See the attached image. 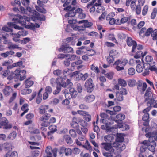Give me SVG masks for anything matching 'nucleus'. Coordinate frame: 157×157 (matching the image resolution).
Segmentation results:
<instances>
[{
    "instance_id": "obj_1",
    "label": "nucleus",
    "mask_w": 157,
    "mask_h": 157,
    "mask_svg": "<svg viewBox=\"0 0 157 157\" xmlns=\"http://www.w3.org/2000/svg\"><path fill=\"white\" fill-rule=\"evenodd\" d=\"M63 6L64 8L63 10L68 12L65 15V17H74L76 14H78V18L81 19H83L85 17L86 14L83 13V10L81 8H78L75 10V7H72L71 5H69V3H65L63 4Z\"/></svg>"
},
{
    "instance_id": "obj_2",
    "label": "nucleus",
    "mask_w": 157,
    "mask_h": 157,
    "mask_svg": "<svg viewBox=\"0 0 157 157\" xmlns=\"http://www.w3.org/2000/svg\"><path fill=\"white\" fill-rule=\"evenodd\" d=\"M26 71L25 70H20L16 69L13 72H11L10 74L8 76V79L11 80L13 79L22 81L25 79L26 76Z\"/></svg>"
},
{
    "instance_id": "obj_3",
    "label": "nucleus",
    "mask_w": 157,
    "mask_h": 157,
    "mask_svg": "<svg viewBox=\"0 0 157 157\" xmlns=\"http://www.w3.org/2000/svg\"><path fill=\"white\" fill-rule=\"evenodd\" d=\"M30 20L29 17L24 15L21 16L20 14H17L15 17L12 19V21H14L15 23H19L23 26L26 25V21H29Z\"/></svg>"
},
{
    "instance_id": "obj_4",
    "label": "nucleus",
    "mask_w": 157,
    "mask_h": 157,
    "mask_svg": "<svg viewBox=\"0 0 157 157\" xmlns=\"http://www.w3.org/2000/svg\"><path fill=\"white\" fill-rule=\"evenodd\" d=\"M143 49V46L141 44H138L137 47H136L134 51L132 50V48L131 52L132 53L136 52V55H135L134 57L136 59H138L140 58L141 57L143 58L146 54L147 53V51H144L143 52L141 51Z\"/></svg>"
},
{
    "instance_id": "obj_5",
    "label": "nucleus",
    "mask_w": 157,
    "mask_h": 157,
    "mask_svg": "<svg viewBox=\"0 0 157 157\" xmlns=\"http://www.w3.org/2000/svg\"><path fill=\"white\" fill-rule=\"evenodd\" d=\"M128 63V61L126 59H117L114 62V65L115 66V69L117 71L123 70L124 67Z\"/></svg>"
},
{
    "instance_id": "obj_6",
    "label": "nucleus",
    "mask_w": 157,
    "mask_h": 157,
    "mask_svg": "<svg viewBox=\"0 0 157 157\" xmlns=\"http://www.w3.org/2000/svg\"><path fill=\"white\" fill-rule=\"evenodd\" d=\"M0 125L2 126L4 130H10L12 128V124L9 123L7 119L5 117H3L0 119Z\"/></svg>"
},
{
    "instance_id": "obj_7",
    "label": "nucleus",
    "mask_w": 157,
    "mask_h": 157,
    "mask_svg": "<svg viewBox=\"0 0 157 157\" xmlns=\"http://www.w3.org/2000/svg\"><path fill=\"white\" fill-rule=\"evenodd\" d=\"M136 87L138 91L143 94L145 90H147V85L146 82H143L141 80H139L136 83Z\"/></svg>"
},
{
    "instance_id": "obj_8",
    "label": "nucleus",
    "mask_w": 157,
    "mask_h": 157,
    "mask_svg": "<svg viewBox=\"0 0 157 157\" xmlns=\"http://www.w3.org/2000/svg\"><path fill=\"white\" fill-rule=\"evenodd\" d=\"M78 23L83 24V26L77 27V29L78 30L83 31L85 28H90L92 25V23L87 20H82L78 21Z\"/></svg>"
},
{
    "instance_id": "obj_9",
    "label": "nucleus",
    "mask_w": 157,
    "mask_h": 157,
    "mask_svg": "<svg viewBox=\"0 0 157 157\" xmlns=\"http://www.w3.org/2000/svg\"><path fill=\"white\" fill-rule=\"evenodd\" d=\"M84 86L87 90V92L89 93L91 92L94 89V85L93 83L92 79L91 78L87 79L85 82Z\"/></svg>"
},
{
    "instance_id": "obj_10",
    "label": "nucleus",
    "mask_w": 157,
    "mask_h": 157,
    "mask_svg": "<svg viewBox=\"0 0 157 157\" xmlns=\"http://www.w3.org/2000/svg\"><path fill=\"white\" fill-rule=\"evenodd\" d=\"M143 6L136 5L135 3V1H132L130 4V7L131 10L133 11L136 12V14L139 15L141 12V6Z\"/></svg>"
},
{
    "instance_id": "obj_11",
    "label": "nucleus",
    "mask_w": 157,
    "mask_h": 157,
    "mask_svg": "<svg viewBox=\"0 0 157 157\" xmlns=\"http://www.w3.org/2000/svg\"><path fill=\"white\" fill-rule=\"evenodd\" d=\"M116 118L117 120H116V122L119 124L117 125V126L116 127L117 128H123V125L122 124V121L125 119V115L122 113H119L117 115Z\"/></svg>"
},
{
    "instance_id": "obj_12",
    "label": "nucleus",
    "mask_w": 157,
    "mask_h": 157,
    "mask_svg": "<svg viewBox=\"0 0 157 157\" xmlns=\"http://www.w3.org/2000/svg\"><path fill=\"white\" fill-rule=\"evenodd\" d=\"M73 70H72L71 69H65L63 70V71L62 72L63 74L64 75L63 76V79H66V76H69L71 78H72L74 76L76 73H77V72H78V71H76L72 72Z\"/></svg>"
},
{
    "instance_id": "obj_13",
    "label": "nucleus",
    "mask_w": 157,
    "mask_h": 157,
    "mask_svg": "<svg viewBox=\"0 0 157 157\" xmlns=\"http://www.w3.org/2000/svg\"><path fill=\"white\" fill-rule=\"evenodd\" d=\"M60 51H62L65 53H73L74 52L73 49L71 47L68 46L67 45H62L60 47V48L59 49Z\"/></svg>"
},
{
    "instance_id": "obj_14",
    "label": "nucleus",
    "mask_w": 157,
    "mask_h": 157,
    "mask_svg": "<svg viewBox=\"0 0 157 157\" xmlns=\"http://www.w3.org/2000/svg\"><path fill=\"white\" fill-rule=\"evenodd\" d=\"M144 69H147L150 70L151 71H154L157 75V68L155 65V62H154V64H148L147 63L143 64Z\"/></svg>"
},
{
    "instance_id": "obj_15",
    "label": "nucleus",
    "mask_w": 157,
    "mask_h": 157,
    "mask_svg": "<svg viewBox=\"0 0 157 157\" xmlns=\"http://www.w3.org/2000/svg\"><path fill=\"white\" fill-rule=\"evenodd\" d=\"M13 148V146L11 144L6 142L3 144H0V150L1 151L4 150L5 151H10Z\"/></svg>"
},
{
    "instance_id": "obj_16",
    "label": "nucleus",
    "mask_w": 157,
    "mask_h": 157,
    "mask_svg": "<svg viewBox=\"0 0 157 157\" xmlns=\"http://www.w3.org/2000/svg\"><path fill=\"white\" fill-rule=\"evenodd\" d=\"M60 153L63 154L66 156H69L72 153V150L69 148H66L64 147H62L60 148Z\"/></svg>"
},
{
    "instance_id": "obj_17",
    "label": "nucleus",
    "mask_w": 157,
    "mask_h": 157,
    "mask_svg": "<svg viewBox=\"0 0 157 157\" xmlns=\"http://www.w3.org/2000/svg\"><path fill=\"white\" fill-rule=\"evenodd\" d=\"M126 42H127V44L128 46H132L133 51L134 50L135 48L137 47L138 45L137 44L136 42L133 40L130 37L127 38Z\"/></svg>"
},
{
    "instance_id": "obj_18",
    "label": "nucleus",
    "mask_w": 157,
    "mask_h": 157,
    "mask_svg": "<svg viewBox=\"0 0 157 157\" xmlns=\"http://www.w3.org/2000/svg\"><path fill=\"white\" fill-rule=\"evenodd\" d=\"M112 146L117 148V150L119 151H122L125 149V145L122 143H113Z\"/></svg>"
},
{
    "instance_id": "obj_19",
    "label": "nucleus",
    "mask_w": 157,
    "mask_h": 157,
    "mask_svg": "<svg viewBox=\"0 0 157 157\" xmlns=\"http://www.w3.org/2000/svg\"><path fill=\"white\" fill-rule=\"evenodd\" d=\"M97 0H92L91 2L88 3L86 6V8L88 9H89L90 12L91 13H93L95 11L96 9L95 7L96 6L93 5L96 2Z\"/></svg>"
},
{
    "instance_id": "obj_20",
    "label": "nucleus",
    "mask_w": 157,
    "mask_h": 157,
    "mask_svg": "<svg viewBox=\"0 0 157 157\" xmlns=\"http://www.w3.org/2000/svg\"><path fill=\"white\" fill-rule=\"evenodd\" d=\"M101 145L104 146V148L106 151L110 152H114V149L111 146V143H103Z\"/></svg>"
},
{
    "instance_id": "obj_21",
    "label": "nucleus",
    "mask_w": 157,
    "mask_h": 157,
    "mask_svg": "<svg viewBox=\"0 0 157 157\" xmlns=\"http://www.w3.org/2000/svg\"><path fill=\"white\" fill-rule=\"evenodd\" d=\"M13 92V89L10 86H6L2 90V92L4 96L7 97L10 95Z\"/></svg>"
},
{
    "instance_id": "obj_22",
    "label": "nucleus",
    "mask_w": 157,
    "mask_h": 157,
    "mask_svg": "<svg viewBox=\"0 0 157 157\" xmlns=\"http://www.w3.org/2000/svg\"><path fill=\"white\" fill-rule=\"evenodd\" d=\"M95 97L93 94L87 95L84 98V100L87 103H90L92 102L95 100Z\"/></svg>"
},
{
    "instance_id": "obj_23",
    "label": "nucleus",
    "mask_w": 157,
    "mask_h": 157,
    "mask_svg": "<svg viewBox=\"0 0 157 157\" xmlns=\"http://www.w3.org/2000/svg\"><path fill=\"white\" fill-rule=\"evenodd\" d=\"M72 86V83L71 82V80L67 79L66 80V82H64L58 86L70 88Z\"/></svg>"
},
{
    "instance_id": "obj_24",
    "label": "nucleus",
    "mask_w": 157,
    "mask_h": 157,
    "mask_svg": "<svg viewBox=\"0 0 157 157\" xmlns=\"http://www.w3.org/2000/svg\"><path fill=\"white\" fill-rule=\"evenodd\" d=\"M143 120L144 121L143 123V125L147 126L149 124V114H145L142 117Z\"/></svg>"
},
{
    "instance_id": "obj_25",
    "label": "nucleus",
    "mask_w": 157,
    "mask_h": 157,
    "mask_svg": "<svg viewBox=\"0 0 157 157\" xmlns=\"http://www.w3.org/2000/svg\"><path fill=\"white\" fill-rule=\"evenodd\" d=\"M34 17L38 20L44 21L45 20V17L44 15H40L36 11H35Z\"/></svg>"
},
{
    "instance_id": "obj_26",
    "label": "nucleus",
    "mask_w": 157,
    "mask_h": 157,
    "mask_svg": "<svg viewBox=\"0 0 157 157\" xmlns=\"http://www.w3.org/2000/svg\"><path fill=\"white\" fill-rule=\"evenodd\" d=\"M145 93H144V97H145V100L144 101H147L149 100V98L151 96V88L150 87H148L147 90H145Z\"/></svg>"
},
{
    "instance_id": "obj_27",
    "label": "nucleus",
    "mask_w": 157,
    "mask_h": 157,
    "mask_svg": "<svg viewBox=\"0 0 157 157\" xmlns=\"http://www.w3.org/2000/svg\"><path fill=\"white\" fill-rule=\"evenodd\" d=\"M77 121V118L75 117H74L72 119V121L70 124L71 126L74 129L78 128L79 127L78 123L76 121Z\"/></svg>"
},
{
    "instance_id": "obj_28",
    "label": "nucleus",
    "mask_w": 157,
    "mask_h": 157,
    "mask_svg": "<svg viewBox=\"0 0 157 157\" xmlns=\"http://www.w3.org/2000/svg\"><path fill=\"white\" fill-rule=\"evenodd\" d=\"M19 6V11L21 12L22 13L24 14H26L27 12L29 11V12H31L32 11L31 8L29 7V6H26V8H24L20 6Z\"/></svg>"
},
{
    "instance_id": "obj_29",
    "label": "nucleus",
    "mask_w": 157,
    "mask_h": 157,
    "mask_svg": "<svg viewBox=\"0 0 157 157\" xmlns=\"http://www.w3.org/2000/svg\"><path fill=\"white\" fill-rule=\"evenodd\" d=\"M34 83L33 81L30 79V78L27 79L25 81V87L26 88H29Z\"/></svg>"
},
{
    "instance_id": "obj_30",
    "label": "nucleus",
    "mask_w": 157,
    "mask_h": 157,
    "mask_svg": "<svg viewBox=\"0 0 157 157\" xmlns=\"http://www.w3.org/2000/svg\"><path fill=\"white\" fill-rule=\"evenodd\" d=\"M129 20V17H122L120 20L117 19V25H120L121 24H124L126 23Z\"/></svg>"
},
{
    "instance_id": "obj_31",
    "label": "nucleus",
    "mask_w": 157,
    "mask_h": 157,
    "mask_svg": "<svg viewBox=\"0 0 157 157\" xmlns=\"http://www.w3.org/2000/svg\"><path fill=\"white\" fill-rule=\"evenodd\" d=\"M17 133L16 132L13 131L9 134L7 137V139L10 140H13L16 138Z\"/></svg>"
},
{
    "instance_id": "obj_32",
    "label": "nucleus",
    "mask_w": 157,
    "mask_h": 157,
    "mask_svg": "<svg viewBox=\"0 0 157 157\" xmlns=\"http://www.w3.org/2000/svg\"><path fill=\"white\" fill-rule=\"evenodd\" d=\"M9 36V35L6 33H3L2 35V37H0V39L4 40L3 44H8L9 41L7 40V38Z\"/></svg>"
},
{
    "instance_id": "obj_33",
    "label": "nucleus",
    "mask_w": 157,
    "mask_h": 157,
    "mask_svg": "<svg viewBox=\"0 0 157 157\" xmlns=\"http://www.w3.org/2000/svg\"><path fill=\"white\" fill-rule=\"evenodd\" d=\"M8 26H9L10 27H13L14 28H15L17 30H23V28L22 27H21L15 24L14 23L11 22H8Z\"/></svg>"
},
{
    "instance_id": "obj_34",
    "label": "nucleus",
    "mask_w": 157,
    "mask_h": 157,
    "mask_svg": "<svg viewBox=\"0 0 157 157\" xmlns=\"http://www.w3.org/2000/svg\"><path fill=\"white\" fill-rule=\"evenodd\" d=\"M76 132L78 135V140H80L81 141H83L85 140V136L83 134L80 129H78L76 130Z\"/></svg>"
},
{
    "instance_id": "obj_35",
    "label": "nucleus",
    "mask_w": 157,
    "mask_h": 157,
    "mask_svg": "<svg viewBox=\"0 0 157 157\" xmlns=\"http://www.w3.org/2000/svg\"><path fill=\"white\" fill-rule=\"evenodd\" d=\"M124 141V138L123 135L121 134H118L117 135V137L114 143H122Z\"/></svg>"
},
{
    "instance_id": "obj_36",
    "label": "nucleus",
    "mask_w": 157,
    "mask_h": 157,
    "mask_svg": "<svg viewBox=\"0 0 157 157\" xmlns=\"http://www.w3.org/2000/svg\"><path fill=\"white\" fill-rule=\"evenodd\" d=\"M48 105H44L40 106L39 108V114H43L45 112V110L48 109Z\"/></svg>"
},
{
    "instance_id": "obj_37",
    "label": "nucleus",
    "mask_w": 157,
    "mask_h": 157,
    "mask_svg": "<svg viewBox=\"0 0 157 157\" xmlns=\"http://www.w3.org/2000/svg\"><path fill=\"white\" fill-rule=\"evenodd\" d=\"M77 121H78V123L82 127H87L88 125V124L86 121L81 118H79Z\"/></svg>"
},
{
    "instance_id": "obj_38",
    "label": "nucleus",
    "mask_w": 157,
    "mask_h": 157,
    "mask_svg": "<svg viewBox=\"0 0 157 157\" xmlns=\"http://www.w3.org/2000/svg\"><path fill=\"white\" fill-rule=\"evenodd\" d=\"M153 144H150L147 146L148 149L149 150L151 151L152 152L154 153L155 152V147L156 146V143L155 141L152 142Z\"/></svg>"
},
{
    "instance_id": "obj_39",
    "label": "nucleus",
    "mask_w": 157,
    "mask_h": 157,
    "mask_svg": "<svg viewBox=\"0 0 157 157\" xmlns=\"http://www.w3.org/2000/svg\"><path fill=\"white\" fill-rule=\"evenodd\" d=\"M119 56V53L115 49H112L110 51L109 53V56L114 57H117Z\"/></svg>"
},
{
    "instance_id": "obj_40",
    "label": "nucleus",
    "mask_w": 157,
    "mask_h": 157,
    "mask_svg": "<svg viewBox=\"0 0 157 157\" xmlns=\"http://www.w3.org/2000/svg\"><path fill=\"white\" fill-rule=\"evenodd\" d=\"M114 139L113 136L110 135H107L104 137V140L105 141L110 143Z\"/></svg>"
},
{
    "instance_id": "obj_41",
    "label": "nucleus",
    "mask_w": 157,
    "mask_h": 157,
    "mask_svg": "<svg viewBox=\"0 0 157 157\" xmlns=\"http://www.w3.org/2000/svg\"><path fill=\"white\" fill-rule=\"evenodd\" d=\"M63 139L68 144H71L72 143V140L71 137L68 135L64 136L63 137Z\"/></svg>"
},
{
    "instance_id": "obj_42",
    "label": "nucleus",
    "mask_w": 157,
    "mask_h": 157,
    "mask_svg": "<svg viewBox=\"0 0 157 157\" xmlns=\"http://www.w3.org/2000/svg\"><path fill=\"white\" fill-rule=\"evenodd\" d=\"M127 82L129 86L131 87H134L137 83L136 82V81L134 79H130L128 80Z\"/></svg>"
},
{
    "instance_id": "obj_43",
    "label": "nucleus",
    "mask_w": 157,
    "mask_h": 157,
    "mask_svg": "<svg viewBox=\"0 0 157 157\" xmlns=\"http://www.w3.org/2000/svg\"><path fill=\"white\" fill-rule=\"evenodd\" d=\"M120 94L124 95H126L127 94V91L126 89L123 87H121L120 88L119 91L116 92V94Z\"/></svg>"
},
{
    "instance_id": "obj_44",
    "label": "nucleus",
    "mask_w": 157,
    "mask_h": 157,
    "mask_svg": "<svg viewBox=\"0 0 157 157\" xmlns=\"http://www.w3.org/2000/svg\"><path fill=\"white\" fill-rule=\"evenodd\" d=\"M118 84L121 87H125L127 85V83L124 80L119 78L118 80Z\"/></svg>"
},
{
    "instance_id": "obj_45",
    "label": "nucleus",
    "mask_w": 157,
    "mask_h": 157,
    "mask_svg": "<svg viewBox=\"0 0 157 157\" xmlns=\"http://www.w3.org/2000/svg\"><path fill=\"white\" fill-rule=\"evenodd\" d=\"M149 101H148L147 103V105L148 106H152V105L154 104L157 103V100H155L154 98H151L150 99L149 98Z\"/></svg>"
},
{
    "instance_id": "obj_46",
    "label": "nucleus",
    "mask_w": 157,
    "mask_h": 157,
    "mask_svg": "<svg viewBox=\"0 0 157 157\" xmlns=\"http://www.w3.org/2000/svg\"><path fill=\"white\" fill-rule=\"evenodd\" d=\"M65 79H64L63 78H62V77H59L57 78L56 79V83L57 84V86H59L60 85H61L62 83L65 82L64 81V80Z\"/></svg>"
},
{
    "instance_id": "obj_47",
    "label": "nucleus",
    "mask_w": 157,
    "mask_h": 157,
    "mask_svg": "<svg viewBox=\"0 0 157 157\" xmlns=\"http://www.w3.org/2000/svg\"><path fill=\"white\" fill-rule=\"evenodd\" d=\"M144 60H145V62H146L148 63V64H152L151 63L152 62V61H153V58H152V57L149 55H147L145 57V59H144Z\"/></svg>"
},
{
    "instance_id": "obj_48",
    "label": "nucleus",
    "mask_w": 157,
    "mask_h": 157,
    "mask_svg": "<svg viewBox=\"0 0 157 157\" xmlns=\"http://www.w3.org/2000/svg\"><path fill=\"white\" fill-rule=\"evenodd\" d=\"M35 8L37 11L41 13L45 14L46 12L45 9L43 7H39L38 6H35Z\"/></svg>"
},
{
    "instance_id": "obj_49",
    "label": "nucleus",
    "mask_w": 157,
    "mask_h": 157,
    "mask_svg": "<svg viewBox=\"0 0 157 157\" xmlns=\"http://www.w3.org/2000/svg\"><path fill=\"white\" fill-rule=\"evenodd\" d=\"M151 36L153 40L157 41V29L154 30V31L151 34ZM156 45H157V41Z\"/></svg>"
},
{
    "instance_id": "obj_50",
    "label": "nucleus",
    "mask_w": 157,
    "mask_h": 157,
    "mask_svg": "<svg viewBox=\"0 0 157 157\" xmlns=\"http://www.w3.org/2000/svg\"><path fill=\"white\" fill-rule=\"evenodd\" d=\"M124 94H116V98L115 100H116L117 101H123L124 99V97H123Z\"/></svg>"
},
{
    "instance_id": "obj_51",
    "label": "nucleus",
    "mask_w": 157,
    "mask_h": 157,
    "mask_svg": "<svg viewBox=\"0 0 157 157\" xmlns=\"http://www.w3.org/2000/svg\"><path fill=\"white\" fill-rule=\"evenodd\" d=\"M74 93H72L69 92H66L65 93V97L66 99H70L72 98H75L76 96L75 95H73V94Z\"/></svg>"
},
{
    "instance_id": "obj_52",
    "label": "nucleus",
    "mask_w": 157,
    "mask_h": 157,
    "mask_svg": "<svg viewBox=\"0 0 157 157\" xmlns=\"http://www.w3.org/2000/svg\"><path fill=\"white\" fill-rule=\"evenodd\" d=\"M51 117V115L48 113H45L44 115L40 117L39 120L41 121H43L49 119V118Z\"/></svg>"
},
{
    "instance_id": "obj_53",
    "label": "nucleus",
    "mask_w": 157,
    "mask_h": 157,
    "mask_svg": "<svg viewBox=\"0 0 157 157\" xmlns=\"http://www.w3.org/2000/svg\"><path fill=\"white\" fill-rule=\"evenodd\" d=\"M153 29L152 28H149L147 30L145 31V33L144 34V36H149L153 32Z\"/></svg>"
},
{
    "instance_id": "obj_54",
    "label": "nucleus",
    "mask_w": 157,
    "mask_h": 157,
    "mask_svg": "<svg viewBox=\"0 0 157 157\" xmlns=\"http://www.w3.org/2000/svg\"><path fill=\"white\" fill-rule=\"evenodd\" d=\"M48 128L50 130V131L48 132V133L49 134H50L51 133H53L55 132L57 130V129H56V126L54 125H51L49 126V127Z\"/></svg>"
},
{
    "instance_id": "obj_55",
    "label": "nucleus",
    "mask_w": 157,
    "mask_h": 157,
    "mask_svg": "<svg viewBox=\"0 0 157 157\" xmlns=\"http://www.w3.org/2000/svg\"><path fill=\"white\" fill-rule=\"evenodd\" d=\"M31 92H32L31 89L26 88L23 89L21 91V94L23 95H27L30 93Z\"/></svg>"
},
{
    "instance_id": "obj_56",
    "label": "nucleus",
    "mask_w": 157,
    "mask_h": 157,
    "mask_svg": "<svg viewBox=\"0 0 157 157\" xmlns=\"http://www.w3.org/2000/svg\"><path fill=\"white\" fill-rule=\"evenodd\" d=\"M12 65L16 66L17 67H19L21 68H24L25 66L23 65V62L22 61H20L12 64Z\"/></svg>"
},
{
    "instance_id": "obj_57",
    "label": "nucleus",
    "mask_w": 157,
    "mask_h": 157,
    "mask_svg": "<svg viewBox=\"0 0 157 157\" xmlns=\"http://www.w3.org/2000/svg\"><path fill=\"white\" fill-rule=\"evenodd\" d=\"M52 150L50 146H48L45 149V153H47V155L52 156Z\"/></svg>"
},
{
    "instance_id": "obj_58",
    "label": "nucleus",
    "mask_w": 157,
    "mask_h": 157,
    "mask_svg": "<svg viewBox=\"0 0 157 157\" xmlns=\"http://www.w3.org/2000/svg\"><path fill=\"white\" fill-rule=\"evenodd\" d=\"M27 34V32L24 30H21L18 31L17 32V35L19 36H25Z\"/></svg>"
},
{
    "instance_id": "obj_59",
    "label": "nucleus",
    "mask_w": 157,
    "mask_h": 157,
    "mask_svg": "<svg viewBox=\"0 0 157 157\" xmlns=\"http://www.w3.org/2000/svg\"><path fill=\"white\" fill-rule=\"evenodd\" d=\"M16 97H17V93L14 92L12 93V96L10 98L9 103H12L16 99Z\"/></svg>"
},
{
    "instance_id": "obj_60",
    "label": "nucleus",
    "mask_w": 157,
    "mask_h": 157,
    "mask_svg": "<svg viewBox=\"0 0 157 157\" xmlns=\"http://www.w3.org/2000/svg\"><path fill=\"white\" fill-rule=\"evenodd\" d=\"M108 37H109V40L116 43V44H117V41L116 38L114 37V35L113 34H109L108 35Z\"/></svg>"
},
{
    "instance_id": "obj_61",
    "label": "nucleus",
    "mask_w": 157,
    "mask_h": 157,
    "mask_svg": "<svg viewBox=\"0 0 157 157\" xmlns=\"http://www.w3.org/2000/svg\"><path fill=\"white\" fill-rule=\"evenodd\" d=\"M144 68L143 67L141 66V65L139 63L136 65V71L137 72L139 73H140L143 71Z\"/></svg>"
},
{
    "instance_id": "obj_62",
    "label": "nucleus",
    "mask_w": 157,
    "mask_h": 157,
    "mask_svg": "<svg viewBox=\"0 0 157 157\" xmlns=\"http://www.w3.org/2000/svg\"><path fill=\"white\" fill-rule=\"evenodd\" d=\"M90 69L95 73H98L99 72V70L97 67H95L94 64H92L90 67Z\"/></svg>"
},
{
    "instance_id": "obj_63",
    "label": "nucleus",
    "mask_w": 157,
    "mask_h": 157,
    "mask_svg": "<svg viewBox=\"0 0 157 157\" xmlns=\"http://www.w3.org/2000/svg\"><path fill=\"white\" fill-rule=\"evenodd\" d=\"M148 10V6L147 5H145L144 6L142 10V15L144 16L147 14Z\"/></svg>"
},
{
    "instance_id": "obj_64",
    "label": "nucleus",
    "mask_w": 157,
    "mask_h": 157,
    "mask_svg": "<svg viewBox=\"0 0 157 157\" xmlns=\"http://www.w3.org/2000/svg\"><path fill=\"white\" fill-rule=\"evenodd\" d=\"M77 132L75 130L70 129L69 130V134L72 137L75 138L77 136Z\"/></svg>"
}]
</instances>
